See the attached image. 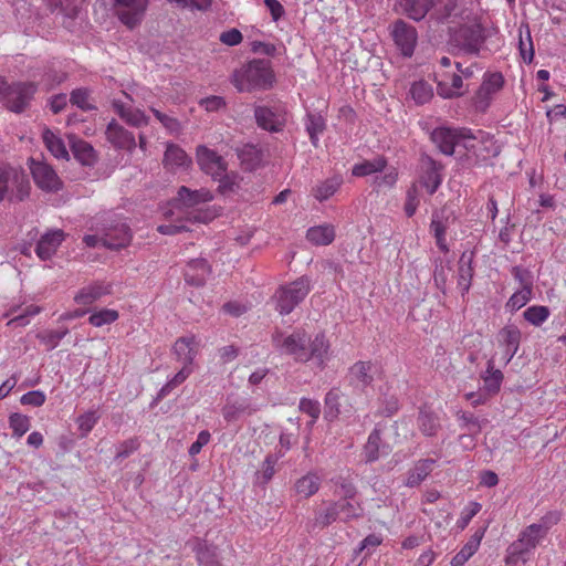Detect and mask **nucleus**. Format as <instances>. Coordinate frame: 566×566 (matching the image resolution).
<instances>
[{"label":"nucleus","instance_id":"f257e3e1","mask_svg":"<svg viewBox=\"0 0 566 566\" xmlns=\"http://www.w3.org/2000/svg\"><path fill=\"white\" fill-rule=\"evenodd\" d=\"M274 82L275 74L268 60H251L232 74V84L239 92L269 90Z\"/></svg>","mask_w":566,"mask_h":566},{"label":"nucleus","instance_id":"f03ea898","mask_svg":"<svg viewBox=\"0 0 566 566\" xmlns=\"http://www.w3.org/2000/svg\"><path fill=\"white\" fill-rule=\"evenodd\" d=\"M30 180L23 170L0 161V202L23 201L30 195Z\"/></svg>","mask_w":566,"mask_h":566},{"label":"nucleus","instance_id":"7ed1b4c3","mask_svg":"<svg viewBox=\"0 0 566 566\" xmlns=\"http://www.w3.org/2000/svg\"><path fill=\"white\" fill-rule=\"evenodd\" d=\"M35 92L36 84L33 82L9 83L4 77H0V103L11 112H23Z\"/></svg>","mask_w":566,"mask_h":566},{"label":"nucleus","instance_id":"20e7f679","mask_svg":"<svg viewBox=\"0 0 566 566\" xmlns=\"http://www.w3.org/2000/svg\"><path fill=\"white\" fill-rule=\"evenodd\" d=\"M311 291V280L301 276L292 283L281 286L276 293V310L281 315L290 314Z\"/></svg>","mask_w":566,"mask_h":566},{"label":"nucleus","instance_id":"39448f33","mask_svg":"<svg viewBox=\"0 0 566 566\" xmlns=\"http://www.w3.org/2000/svg\"><path fill=\"white\" fill-rule=\"evenodd\" d=\"M97 230L102 233V244L108 249L124 248L132 239L130 229L122 219L103 218L97 221Z\"/></svg>","mask_w":566,"mask_h":566},{"label":"nucleus","instance_id":"423d86ee","mask_svg":"<svg viewBox=\"0 0 566 566\" xmlns=\"http://www.w3.org/2000/svg\"><path fill=\"white\" fill-rule=\"evenodd\" d=\"M273 345L286 355L293 356L296 361H307L306 346L310 344V337L303 331H294L285 335L281 331H275L272 335Z\"/></svg>","mask_w":566,"mask_h":566},{"label":"nucleus","instance_id":"0eeeda50","mask_svg":"<svg viewBox=\"0 0 566 566\" xmlns=\"http://www.w3.org/2000/svg\"><path fill=\"white\" fill-rule=\"evenodd\" d=\"M347 386L353 396H361L374 381L373 365L370 361L359 360L355 363L346 375Z\"/></svg>","mask_w":566,"mask_h":566},{"label":"nucleus","instance_id":"6e6552de","mask_svg":"<svg viewBox=\"0 0 566 566\" xmlns=\"http://www.w3.org/2000/svg\"><path fill=\"white\" fill-rule=\"evenodd\" d=\"M391 36L403 56H412L418 41V33L415 27L403 20H397L391 27Z\"/></svg>","mask_w":566,"mask_h":566},{"label":"nucleus","instance_id":"1a4fd4ad","mask_svg":"<svg viewBox=\"0 0 566 566\" xmlns=\"http://www.w3.org/2000/svg\"><path fill=\"white\" fill-rule=\"evenodd\" d=\"M454 221V211L448 205L432 213L430 230L433 232L438 248L444 253L449 252V247L446 243V232Z\"/></svg>","mask_w":566,"mask_h":566},{"label":"nucleus","instance_id":"9d476101","mask_svg":"<svg viewBox=\"0 0 566 566\" xmlns=\"http://www.w3.org/2000/svg\"><path fill=\"white\" fill-rule=\"evenodd\" d=\"M454 221V211L448 205L432 213L430 230L433 232L438 248L444 253L449 252V247L446 243V232Z\"/></svg>","mask_w":566,"mask_h":566},{"label":"nucleus","instance_id":"9b49d317","mask_svg":"<svg viewBox=\"0 0 566 566\" xmlns=\"http://www.w3.org/2000/svg\"><path fill=\"white\" fill-rule=\"evenodd\" d=\"M431 142H465L470 139L484 142L485 136L481 129H470L467 127L441 126L432 130Z\"/></svg>","mask_w":566,"mask_h":566},{"label":"nucleus","instance_id":"f8f14e48","mask_svg":"<svg viewBox=\"0 0 566 566\" xmlns=\"http://www.w3.org/2000/svg\"><path fill=\"white\" fill-rule=\"evenodd\" d=\"M197 161L200 169L211 178H218L228 170V161L217 151L209 149L206 145L197 147Z\"/></svg>","mask_w":566,"mask_h":566},{"label":"nucleus","instance_id":"ddd939ff","mask_svg":"<svg viewBox=\"0 0 566 566\" xmlns=\"http://www.w3.org/2000/svg\"><path fill=\"white\" fill-rule=\"evenodd\" d=\"M30 169L35 185L42 190L55 192L62 188V180L48 164L31 159Z\"/></svg>","mask_w":566,"mask_h":566},{"label":"nucleus","instance_id":"4468645a","mask_svg":"<svg viewBox=\"0 0 566 566\" xmlns=\"http://www.w3.org/2000/svg\"><path fill=\"white\" fill-rule=\"evenodd\" d=\"M119 20L129 29L140 23L148 0H114Z\"/></svg>","mask_w":566,"mask_h":566},{"label":"nucleus","instance_id":"2eb2a0df","mask_svg":"<svg viewBox=\"0 0 566 566\" xmlns=\"http://www.w3.org/2000/svg\"><path fill=\"white\" fill-rule=\"evenodd\" d=\"M443 166L432 159L430 156L422 155L419 184L427 189L429 195H433L442 182Z\"/></svg>","mask_w":566,"mask_h":566},{"label":"nucleus","instance_id":"dca6fc26","mask_svg":"<svg viewBox=\"0 0 566 566\" xmlns=\"http://www.w3.org/2000/svg\"><path fill=\"white\" fill-rule=\"evenodd\" d=\"M256 124L269 132H281L287 122L286 112L280 108L273 109L266 106H256L254 109Z\"/></svg>","mask_w":566,"mask_h":566},{"label":"nucleus","instance_id":"f3484780","mask_svg":"<svg viewBox=\"0 0 566 566\" xmlns=\"http://www.w3.org/2000/svg\"><path fill=\"white\" fill-rule=\"evenodd\" d=\"M112 293V284L104 281H94L81 287L74 295V302L78 305H92Z\"/></svg>","mask_w":566,"mask_h":566},{"label":"nucleus","instance_id":"a211bd4d","mask_svg":"<svg viewBox=\"0 0 566 566\" xmlns=\"http://www.w3.org/2000/svg\"><path fill=\"white\" fill-rule=\"evenodd\" d=\"M543 527L536 524L527 526L518 538L512 543L513 554H523L526 557L543 539Z\"/></svg>","mask_w":566,"mask_h":566},{"label":"nucleus","instance_id":"6ab92c4d","mask_svg":"<svg viewBox=\"0 0 566 566\" xmlns=\"http://www.w3.org/2000/svg\"><path fill=\"white\" fill-rule=\"evenodd\" d=\"M463 81L460 74L441 71L437 74L438 94L444 98L462 95Z\"/></svg>","mask_w":566,"mask_h":566},{"label":"nucleus","instance_id":"aec40b11","mask_svg":"<svg viewBox=\"0 0 566 566\" xmlns=\"http://www.w3.org/2000/svg\"><path fill=\"white\" fill-rule=\"evenodd\" d=\"M391 448L388 443L382 442L381 430L376 427L368 436L364 446V458L367 463L377 461L380 457L388 455Z\"/></svg>","mask_w":566,"mask_h":566},{"label":"nucleus","instance_id":"412c9836","mask_svg":"<svg viewBox=\"0 0 566 566\" xmlns=\"http://www.w3.org/2000/svg\"><path fill=\"white\" fill-rule=\"evenodd\" d=\"M187 349L182 355L184 366L179 369V384L186 380L195 369L193 359L198 354V343L193 336L179 337V358L181 350Z\"/></svg>","mask_w":566,"mask_h":566},{"label":"nucleus","instance_id":"4be33fe9","mask_svg":"<svg viewBox=\"0 0 566 566\" xmlns=\"http://www.w3.org/2000/svg\"><path fill=\"white\" fill-rule=\"evenodd\" d=\"M258 408L252 407L248 398H233L229 396L222 408V416L228 422H235L244 413L252 415Z\"/></svg>","mask_w":566,"mask_h":566},{"label":"nucleus","instance_id":"5701e85b","mask_svg":"<svg viewBox=\"0 0 566 566\" xmlns=\"http://www.w3.org/2000/svg\"><path fill=\"white\" fill-rule=\"evenodd\" d=\"M504 85V78L501 73H491L485 75L482 85L478 92L476 104L480 107H488L492 96L502 90Z\"/></svg>","mask_w":566,"mask_h":566},{"label":"nucleus","instance_id":"b1692460","mask_svg":"<svg viewBox=\"0 0 566 566\" xmlns=\"http://www.w3.org/2000/svg\"><path fill=\"white\" fill-rule=\"evenodd\" d=\"M237 151L241 166L249 171L260 167L265 159V154L260 144H243L242 148H238Z\"/></svg>","mask_w":566,"mask_h":566},{"label":"nucleus","instance_id":"393cba45","mask_svg":"<svg viewBox=\"0 0 566 566\" xmlns=\"http://www.w3.org/2000/svg\"><path fill=\"white\" fill-rule=\"evenodd\" d=\"M474 251H464L458 262V285L462 295L469 292L474 275L473 260Z\"/></svg>","mask_w":566,"mask_h":566},{"label":"nucleus","instance_id":"a878e982","mask_svg":"<svg viewBox=\"0 0 566 566\" xmlns=\"http://www.w3.org/2000/svg\"><path fill=\"white\" fill-rule=\"evenodd\" d=\"M63 240L64 233L62 230H55L43 234L35 248L36 255L43 261L51 259Z\"/></svg>","mask_w":566,"mask_h":566},{"label":"nucleus","instance_id":"bb28decb","mask_svg":"<svg viewBox=\"0 0 566 566\" xmlns=\"http://www.w3.org/2000/svg\"><path fill=\"white\" fill-rule=\"evenodd\" d=\"M210 272V266L205 259L190 260L185 269V281L189 285L202 286Z\"/></svg>","mask_w":566,"mask_h":566},{"label":"nucleus","instance_id":"cd10ccee","mask_svg":"<svg viewBox=\"0 0 566 566\" xmlns=\"http://www.w3.org/2000/svg\"><path fill=\"white\" fill-rule=\"evenodd\" d=\"M459 35L464 50L469 53L476 54L484 42L483 29L479 24L462 28Z\"/></svg>","mask_w":566,"mask_h":566},{"label":"nucleus","instance_id":"c85d7f7f","mask_svg":"<svg viewBox=\"0 0 566 566\" xmlns=\"http://www.w3.org/2000/svg\"><path fill=\"white\" fill-rule=\"evenodd\" d=\"M212 199V193L205 188L191 190L186 186L179 187V206L182 205L185 207L195 208Z\"/></svg>","mask_w":566,"mask_h":566},{"label":"nucleus","instance_id":"c756f323","mask_svg":"<svg viewBox=\"0 0 566 566\" xmlns=\"http://www.w3.org/2000/svg\"><path fill=\"white\" fill-rule=\"evenodd\" d=\"M324 507L317 509L315 511V516L313 520V528L323 530L336 521H340L337 502L336 501H326L323 502Z\"/></svg>","mask_w":566,"mask_h":566},{"label":"nucleus","instance_id":"7c9ffc66","mask_svg":"<svg viewBox=\"0 0 566 566\" xmlns=\"http://www.w3.org/2000/svg\"><path fill=\"white\" fill-rule=\"evenodd\" d=\"M486 527L478 528L467 544L451 559V566H463L465 562L478 551L485 534Z\"/></svg>","mask_w":566,"mask_h":566},{"label":"nucleus","instance_id":"2f4dec72","mask_svg":"<svg viewBox=\"0 0 566 566\" xmlns=\"http://www.w3.org/2000/svg\"><path fill=\"white\" fill-rule=\"evenodd\" d=\"M114 111L123 118L127 124L139 127L146 124V116L140 109H135L130 104L123 102L122 99H114L112 102Z\"/></svg>","mask_w":566,"mask_h":566},{"label":"nucleus","instance_id":"473e14b6","mask_svg":"<svg viewBox=\"0 0 566 566\" xmlns=\"http://www.w3.org/2000/svg\"><path fill=\"white\" fill-rule=\"evenodd\" d=\"M191 546L196 552L197 560L199 564L205 566H221L216 546L198 538L191 543Z\"/></svg>","mask_w":566,"mask_h":566},{"label":"nucleus","instance_id":"72a5a7b5","mask_svg":"<svg viewBox=\"0 0 566 566\" xmlns=\"http://www.w3.org/2000/svg\"><path fill=\"white\" fill-rule=\"evenodd\" d=\"M417 421L419 430L427 437L437 436L441 428L438 415L426 408H420Z\"/></svg>","mask_w":566,"mask_h":566},{"label":"nucleus","instance_id":"f704fd0d","mask_svg":"<svg viewBox=\"0 0 566 566\" xmlns=\"http://www.w3.org/2000/svg\"><path fill=\"white\" fill-rule=\"evenodd\" d=\"M436 460L423 459L408 472L406 485L410 488L418 486L432 471Z\"/></svg>","mask_w":566,"mask_h":566},{"label":"nucleus","instance_id":"c9c22d12","mask_svg":"<svg viewBox=\"0 0 566 566\" xmlns=\"http://www.w3.org/2000/svg\"><path fill=\"white\" fill-rule=\"evenodd\" d=\"M213 180L218 181L217 190L220 195L230 196L238 192L242 178L233 170H226L218 178H213Z\"/></svg>","mask_w":566,"mask_h":566},{"label":"nucleus","instance_id":"e433bc0d","mask_svg":"<svg viewBox=\"0 0 566 566\" xmlns=\"http://www.w3.org/2000/svg\"><path fill=\"white\" fill-rule=\"evenodd\" d=\"M306 239L315 245H328L335 239V230L331 224L312 227L306 232Z\"/></svg>","mask_w":566,"mask_h":566},{"label":"nucleus","instance_id":"4c0bfd02","mask_svg":"<svg viewBox=\"0 0 566 566\" xmlns=\"http://www.w3.org/2000/svg\"><path fill=\"white\" fill-rule=\"evenodd\" d=\"M336 502L340 522L349 523L364 516V507L360 502L354 500H337Z\"/></svg>","mask_w":566,"mask_h":566},{"label":"nucleus","instance_id":"58836bf2","mask_svg":"<svg viewBox=\"0 0 566 566\" xmlns=\"http://www.w3.org/2000/svg\"><path fill=\"white\" fill-rule=\"evenodd\" d=\"M433 0H403V12L412 20L419 21L432 10Z\"/></svg>","mask_w":566,"mask_h":566},{"label":"nucleus","instance_id":"ea45409f","mask_svg":"<svg viewBox=\"0 0 566 566\" xmlns=\"http://www.w3.org/2000/svg\"><path fill=\"white\" fill-rule=\"evenodd\" d=\"M328 343L324 334H317L313 340L310 339V344L306 346V354L310 359L317 360V364L322 366L328 350Z\"/></svg>","mask_w":566,"mask_h":566},{"label":"nucleus","instance_id":"a19ab883","mask_svg":"<svg viewBox=\"0 0 566 566\" xmlns=\"http://www.w3.org/2000/svg\"><path fill=\"white\" fill-rule=\"evenodd\" d=\"M457 418L461 421V428L468 432L469 437H476L483 426L488 423L486 419L480 420L474 413L468 411H458Z\"/></svg>","mask_w":566,"mask_h":566},{"label":"nucleus","instance_id":"79ce46f5","mask_svg":"<svg viewBox=\"0 0 566 566\" xmlns=\"http://www.w3.org/2000/svg\"><path fill=\"white\" fill-rule=\"evenodd\" d=\"M73 158L83 166H92L96 161V153L92 144H69Z\"/></svg>","mask_w":566,"mask_h":566},{"label":"nucleus","instance_id":"37998d69","mask_svg":"<svg viewBox=\"0 0 566 566\" xmlns=\"http://www.w3.org/2000/svg\"><path fill=\"white\" fill-rule=\"evenodd\" d=\"M319 485L321 479L314 473H308L296 481L295 490L297 494L307 499L319 490Z\"/></svg>","mask_w":566,"mask_h":566},{"label":"nucleus","instance_id":"c03bdc74","mask_svg":"<svg viewBox=\"0 0 566 566\" xmlns=\"http://www.w3.org/2000/svg\"><path fill=\"white\" fill-rule=\"evenodd\" d=\"M452 271V266L450 261L444 263L441 258L434 259V271H433V281L436 287L441 291L443 294H447V281L449 273Z\"/></svg>","mask_w":566,"mask_h":566},{"label":"nucleus","instance_id":"a18cd8bd","mask_svg":"<svg viewBox=\"0 0 566 566\" xmlns=\"http://www.w3.org/2000/svg\"><path fill=\"white\" fill-rule=\"evenodd\" d=\"M342 392L338 388H332L325 396V418L329 421L335 420L340 415Z\"/></svg>","mask_w":566,"mask_h":566},{"label":"nucleus","instance_id":"49530a36","mask_svg":"<svg viewBox=\"0 0 566 566\" xmlns=\"http://www.w3.org/2000/svg\"><path fill=\"white\" fill-rule=\"evenodd\" d=\"M342 181V178L337 176L326 179L314 188V197L319 201L327 200L336 192Z\"/></svg>","mask_w":566,"mask_h":566},{"label":"nucleus","instance_id":"de8ad7c7","mask_svg":"<svg viewBox=\"0 0 566 566\" xmlns=\"http://www.w3.org/2000/svg\"><path fill=\"white\" fill-rule=\"evenodd\" d=\"M386 165L387 160L384 157H378L374 160H365L364 163L354 166L353 175L364 177L377 171H382Z\"/></svg>","mask_w":566,"mask_h":566},{"label":"nucleus","instance_id":"09e8293b","mask_svg":"<svg viewBox=\"0 0 566 566\" xmlns=\"http://www.w3.org/2000/svg\"><path fill=\"white\" fill-rule=\"evenodd\" d=\"M549 308L544 305L530 306L523 313L524 319L534 326H541L549 317Z\"/></svg>","mask_w":566,"mask_h":566},{"label":"nucleus","instance_id":"8fccbe9b","mask_svg":"<svg viewBox=\"0 0 566 566\" xmlns=\"http://www.w3.org/2000/svg\"><path fill=\"white\" fill-rule=\"evenodd\" d=\"M488 373L489 375L483 377L484 388L490 395H495L500 390L503 374L499 369H493L492 360L488 363Z\"/></svg>","mask_w":566,"mask_h":566},{"label":"nucleus","instance_id":"3c124183","mask_svg":"<svg viewBox=\"0 0 566 566\" xmlns=\"http://www.w3.org/2000/svg\"><path fill=\"white\" fill-rule=\"evenodd\" d=\"M410 95L417 104H426L432 98L433 92L430 84L418 81L411 85Z\"/></svg>","mask_w":566,"mask_h":566},{"label":"nucleus","instance_id":"603ef678","mask_svg":"<svg viewBox=\"0 0 566 566\" xmlns=\"http://www.w3.org/2000/svg\"><path fill=\"white\" fill-rule=\"evenodd\" d=\"M499 342L503 346L520 347L521 331L515 325H506L499 332Z\"/></svg>","mask_w":566,"mask_h":566},{"label":"nucleus","instance_id":"864d4df0","mask_svg":"<svg viewBox=\"0 0 566 566\" xmlns=\"http://www.w3.org/2000/svg\"><path fill=\"white\" fill-rule=\"evenodd\" d=\"M277 459L274 454H268L262 463V469L255 472V482L266 484L274 475V465Z\"/></svg>","mask_w":566,"mask_h":566},{"label":"nucleus","instance_id":"5fc2aeb1","mask_svg":"<svg viewBox=\"0 0 566 566\" xmlns=\"http://www.w3.org/2000/svg\"><path fill=\"white\" fill-rule=\"evenodd\" d=\"M118 318V312L115 310L103 308L95 313H93L88 317V322L91 325L95 327H102L104 325H108L114 323Z\"/></svg>","mask_w":566,"mask_h":566},{"label":"nucleus","instance_id":"6e6d98bb","mask_svg":"<svg viewBox=\"0 0 566 566\" xmlns=\"http://www.w3.org/2000/svg\"><path fill=\"white\" fill-rule=\"evenodd\" d=\"M9 426L15 438H21L30 429V418L21 413H12L9 417Z\"/></svg>","mask_w":566,"mask_h":566},{"label":"nucleus","instance_id":"4d7b16f0","mask_svg":"<svg viewBox=\"0 0 566 566\" xmlns=\"http://www.w3.org/2000/svg\"><path fill=\"white\" fill-rule=\"evenodd\" d=\"M457 0H433L432 11L438 19H447L457 14Z\"/></svg>","mask_w":566,"mask_h":566},{"label":"nucleus","instance_id":"13d9d810","mask_svg":"<svg viewBox=\"0 0 566 566\" xmlns=\"http://www.w3.org/2000/svg\"><path fill=\"white\" fill-rule=\"evenodd\" d=\"M70 102L83 111L94 109L95 106L86 88H76L71 93Z\"/></svg>","mask_w":566,"mask_h":566},{"label":"nucleus","instance_id":"bf43d9fd","mask_svg":"<svg viewBox=\"0 0 566 566\" xmlns=\"http://www.w3.org/2000/svg\"><path fill=\"white\" fill-rule=\"evenodd\" d=\"M305 126L310 135V138L312 140H315L318 138V135L323 133V130L325 129L326 123L322 115L308 114Z\"/></svg>","mask_w":566,"mask_h":566},{"label":"nucleus","instance_id":"052dcab7","mask_svg":"<svg viewBox=\"0 0 566 566\" xmlns=\"http://www.w3.org/2000/svg\"><path fill=\"white\" fill-rule=\"evenodd\" d=\"M334 484L340 490L339 500H355L357 495V488L347 478L338 476L332 480Z\"/></svg>","mask_w":566,"mask_h":566},{"label":"nucleus","instance_id":"680f3d73","mask_svg":"<svg viewBox=\"0 0 566 566\" xmlns=\"http://www.w3.org/2000/svg\"><path fill=\"white\" fill-rule=\"evenodd\" d=\"M106 136L108 142H134L133 136H128L127 132L117 124L115 120H112L106 129Z\"/></svg>","mask_w":566,"mask_h":566},{"label":"nucleus","instance_id":"e2e57ef3","mask_svg":"<svg viewBox=\"0 0 566 566\" xmlns=\"http://www.w3.org/2000/svg\"><path fill=\"white\" fill-rule=\"evenodd\" d=\"M532 290L521 289L516 291L507 301L506 307L511 311H517L522 308L532 297Z\"/></svg>","mask_w":566,"mask_h":566},{"label":"nucleus","instance_id":"0e129e2a","mask_svg":"<svg viewBox=\"0 0 566 566\" xmlns=\"http://www.w3.org/2000/svg\"><path fill=\"white\" fill-rule=\"evenodd\" d=\"M99 416L96 411H87L84 415H81L76 422L78 424V429L81 430L82 437H85L96 424Z\"/></svg>","mask_w":566,"mask_h":566},{"label":"nucleus","instance_id":"69168bd1","mask_svg":"<svg viewBox=\"0 0 566 566\" xmlns=\"http://www.w3.org/2000/svg\"><path fill=\"white\" fill-rule=\"evenodd\" d=\"M139 448V442L136 438L128 439L116 448L115 460H124Z\"/></svg>","mask_w":566,"mask_h":566},{"label":"nucleus","instance_id":"338daca9","mask_svg":"<svg viewBox=\"0 0 566 566\" xmlns=\"http://www.w3.org/2000/svg\"><path fill=\"white\" fill-rule=\"evenodd\" d=\"M511 272L514 279L521 284V289H528L533 291L532 274L527 269L513 266Z\"/></svg>","mask_w":566,"mask_h":566},{"label":"nucleus","instance_id":"774afa93","mask_svg":"<svg viewBox=\"0 0 566 566\" xmlns=\"http://www.w3.org/2000/svg\"><path fill=\"white\" fill-rule=\"evenodd\" d=\"M300 410L307 413L313 420H316L321 413V405L317 400L302 398L300 401Z\"/></svg>","mask_w":566,"mask_h":566}]
</instances>
